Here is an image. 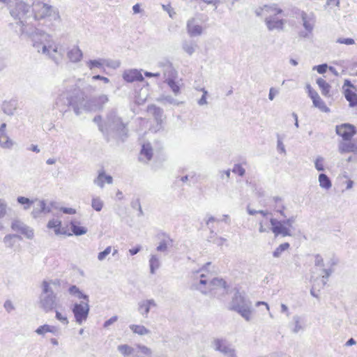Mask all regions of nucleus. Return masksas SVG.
Returning a JSON list of instances; mask_svg holds the SVG:
<instances>
[{"label":"nucleus","instance_id":"nucleus-5","mask_svg":"<svg viewBox=\"0 0 357 357\" xmlns=\"http://www.w3.org/2000/svg\"><path fill=\"white\" fill-rule=\"evenodd\" d=\"M8 7L10 15L16 20L13 24L15 31H20L21 26H29L27 19L31 16V7L29 4L21 0H9Z\"/></svg>","mask_w":357,"mask_h":357},{"label":"nucleus","instance_id":"nucleus-33","mask_svg":"<svg viewBox=\"0 0 357 357\" xmlns=\"http://www.w3.org/2000/svg\"><path fill=\"white\" fill-rule=\"evenodd\" d=\"M130 330L139 335H145L150 333V331L142 325L132 324L130 326Z\"/></svg>","mask_w":357,"mask_h":357},{"label":"nucleus","instance_id":"nucleus-39","mask_svg":"<svg viewBox=\"0 0 357 357\" xmlns=\"http://www.w3.org/2000/svg\"><path fill=\"white\" fill-rule=\"evenodd\" d=\"M166 82L175 95L180 93V86L174 79L169 77Z\"/></svg>","mask_w":357,"mask_h":357},{"label":"nucleus","instance_id":"nucleus-50","mask_svg":"<svg viewBox=\"0 0 357 357\" xmlns=\"http://www.w3.org/2000/svg\"><path fill=\"white\" fill-rule=\"evenodd\" d=\"M55 318L63 324L67 325L68 324L67 317L62 315V314L58 310H55Z\"/></svg>","mask_w":357,"mask_h":357},{"label":"nucleus","instance_id":"nucleus-13","mask_svg":"<svg viewBox=\"0 0 357 357\" xmlns=\"http://www.w3.org/2000/svg\"><path fill=\"white\" fill-rule=\"evenodd\" d=\"M356 87L348 79H345L343 85V93L351 107L357 106Z\"/></svg>","mask_w":357,"mask_h":357},{"label":"nucleus","instance_id":"nucleus-22","mask_svg":"<svg viewBox=\"0 0 357 357\" xmlns=\"http://www.w3.org/2000/svg\"><path fill=\"white\" fill-rule=\"evenodd\" d=\"M188 33L190 36H199L202 33V27L199 24H194V19L189 20L187 22Z\"/></svg>","mask_w":357,"mask_h":357},{"label":"nucleus","instance_id":"nucleus-2","mask_svg":"<svg viewBox=\"0 0 357 357\" xmlns=\"http://www.w3.org/2000/svg\"><path fill=\"white\" fill-rule=\"evenodd\" d=\"M59 89L60 92L55 100V106L60 112L66 113L70 107L75 114H80V109L85 106L84 94L79 89H75L73 92Z\"/></svg>","mask_w":357,"mask_h":357},{"label":"nucleus","instance_id":"nucleus-15","mask_svg":"<svg viewBox=\"0 0 357 357\" xmlns=\"http://www.w3.org/2000/svg\"><path fill=\"white\" fill-rule=\"evenodd\" d=\"M285 20L278 19L275 15H271L266 17L265 23L269 31H280L283 29Z\"/></svg>","mask_w":357,"mask_h":357},{"label":"nucleus","instance_id":"nucleus-51","mask_svg":"<svg viewBox=\"0 0 357 357\" xmlns=\"http://www.w3.org/2000/svg\"><path fill=\"white\" fill-rule=\"evenodd\" d=\"M7 204L3 200L0 199V218H3L6 213Z\"/></svg>","mask_w":357,"mask_h":357},{"label":"nucleus","instance_id":"nucleus-19","mask_svg":"<svg viewBox=\"0 0 357 357\" xmlns=\"http://www.w3.org/2000/svg\"><path fill=\"white\" fill-rule=\"evenodd\" d=\"M51 212V207L46 205L45 200L38 202V204L35 206L31 212V215L33 218H37L41 215V214H47Z\"/></svg>","mask_w":357,"mask_h":357},{"label":"nucleus","instance_id":"nucleus-49","mask_svg":"<svg viewBox=\"0 0 357 357\" xmlns=\"http://www.w3.org/2000/svg\"><path fill=\"white\" fill-rule=\"evenodd\" d=\"M112 247L107 246L103 251L100 252L98 255V259L100 261L104 260L106 257L111 252Z\"/></svg>","mask_w":357,"mask_h":357},{"label":"nucleus","instance_id":"nucleus-14","mask_svg":"<svg viewBox=\"0 0 357 357\" xmlns=\"http://www.w3.org/2000/svg\"><path fill=\"white\" fill-rule=\"evenodd\" d=\"M11 229L13 231L20 232L29 239H31L33 237V230L19 220H15L12 222Z\"/></svg>","mask_w":357,"mask_h":357},{"label":"nucleus","instance_id":"nucleus-10","mask_svg":"<svg viewBox=\"0 0 357 357\" xmlns=\"http://www.w3.org/2000/svg\"><path fill=\"white\" fill-rule=\"evenodd\" d=\"M31 11L35 20L43 19L46 17L52 16V13L55 14L52 6L41 1L33 3Z\"/></svg>","mask_w":357,"mask_h":357},{"label":"nucleus","instance_id":"nucleus-12","mask_svg":"<svg viewBox=\"0 0 357 357\" xmlns=\"http://www.w3.org/2000/svg\"><path fill=\"white\" fill-rule=\"evenodd\" d=\"M270 223L271 227L270 229L275 234V236L282 235V236H290L289 229L285 226V223L289 224L290 219H287L286 221L278 220L276 218H271L270 219Z\"/></svg>","mask_w":357,"mask_h":357},{"label":"nucleus","instance_id":"nucleus-17","mask_svg":"<svg viewBox=\"0 0 357 357\" xmlns=\"http://www.w3.org/2000/svg\"><path fill=\"white\" fill-rule=\"evenodd\" d=\"M157 304L153 299L144 300L138 303V312L144 317L147 318L152 307H156Z\"/></svg>","mask_w":357,"mask_h":357},{"label":"nucleus","instance_id":"nucleus-26","mask_svg":"<svg viewBox=\"0 0 357 357\" xmlns=\"http://www.w3.org/2000/svg\"><path fill=\"white\" fill-rule=\"evenodd\" d=\"M83 54L78 47H73L68 52V57L70 61L76 63L81 60Z\"/></svg>","mask_w":357,"mask_h":357},{"label":"nucleus","instance_id":"nucleus-59","mask_svg":"<svg viewBox=\"0 0 357 357\" xmlns=\"http://www.w3.org/2000/svg\"><path fill=\"white\" fill-rule=\"evenodd\" d=\"M3 307L8 312H10L15 308L12 302L9 300L5 301Z\"/></svg>","mask_w":357,"mask_h":357},{"label":"nucleus","instance_id":"nucleus-55","mask_svg":"<svg viewBox=\"0 0 357 357\" xmlns=\"http://www.w3.org/2000/svg\"><path fill=\"white\" fill-rule=\"evenodd\" d=\"M117 320H118V317L116 315H114L104 322L103 327L107 328L110 325H112L114 322H116Z\"/></svg>","mask_w":357,"mask_h":357},{"label":"nucleus","instance_id":"nucleus-8","mask_svg":"<svg viewBox=\"0 0 357 357\" xmlns=\"http://www.w3.org/2000/svg\"><path fill=\"white\" fill-rule=\"evenodd\" d=\"M89 302L80 301L79 303H75L71 307V310L74 314L75 321L81 325L85 321L89 316L90 311Z\"/></svg>","mask_w":357,"mask_h":357},{"label":"nucleus","instance_id":"nucleus-7","mask_svg":"<svg viewBox=\"0 0 357 357\" xmlns=\"http://www.w3.org/2000/svg\"><path fill=\"white\" fill-rule=\"evenodd\" d=\"M229 310L238 312L247 321L252 319V303L238 291L234 294L229 303Z\"/></svg>","mask_w":357,"mask_h":357},{"label":"nucleus","instance_id":"nucleus-25","mask_svg":"<svg viewBox=\"0 0 357 357\" xmlns=\"http://www.w3.org/2000/svg\"><path fill=\"white\" fill-rule=\"evenodd\" d=\"M70 226L71 231L75 236H82L87 232V229L84 227L79 226V222L77 220H71Z\"/></svg>","mask_w":357,"mask_h":357},{"label":"nucleus","instance_id":"nucleus-24","mask_svg":"<svg viewBox=\"0 0 357 357\" xmlns=\"http://www.w3.org/2000/svg\"><path fill=\"white\" fill-rule=\"evenodd\" d=\"M317 84H318L323 96L326 97L331 96V86L324 78L319 77L317 79Z\"/></svg>","mask_w":357,"mask_h":357},{"label":"nucleus","instance_id":"nucleus-42","mask_svg":"<svg viewBox=\"0 0 357 357\" xmlns=\"http://www.w3.org/2000/svg\"><path fill=\"white\" fill-rule=\"evenodd\" d=\"M17 202L24 206V208L25 210L29 209L32 204L33 203V200L29 199L27 197L20 196L17 198Z\"/></svg>","mask_w":357,"mask_h":357},{"label":"nucleus","instance_id":"nucleus-36","mask_svg":"<svg viewBox=\"0 0 357 357\" xmlns=\"http://www.w3.org/2000/svg\"><path fill=\"white\" fill-rule=\"evenodd\" d=\"M195 46L193 41L184 40L182 43L183 50L189 55H192L195 52Z\"/></svg>","mask_w":357,"mask_h":357},{"label":"nucleus","instance_id":"nucleus-27","mask_svg":"<svg viewBox=\"0 0 357 357\" xmlns=\"http://www.w3.org/2000/svg\"><path fill=\"white\" fill-rule=\"evenodd\" d=\"M36 333L38 335H43L46 333H51L54 335H57L59 333V328L56 326H51L49 324H44L40 326L36 330Z\"/></svg>","mask_w":357,"mask_h":357},{"label":"nucleus","instance_id":"nucleus-37","mask_svg":"<svg viewBox=\"0 0 357 357\" xmlns=\"http://www.w3.org/2000/svg\"><path fill=\"white\" fill-rule=\"evenodd\" d=\"M117 349L126 357L130 356L134 351L133 348L128 344H120L118 346Z\"/></svg>","mask_w":357,"mask_h":357},{"label":"nucleus","instance_id":"nucleus-43","mask_svg":"<svg viewBox=\"0 0 357 357\" xmlns=\"http://www.w3.org/2000/svg\"><path fill=\"white\" fill-rule=\"evenodd\" d=\"M109 101V98L106 95H101L94 99L95 105L99 109H102L103 105Z\"/></svg>","mask_w":357,"mask_h":357},{"label":"nucleus","instance_id":"nucleus-23","mask_svg":"<svg viewBox=\"0 0 357 357\" xmlns=\"http://www.w3.org/2000/svg\"><path fill=\"white\" fill-rule=\"evenodd\" d=\"M17 107V101L16 100H10L4 101L2 104V110L8 115H13Z\"/></svg>","mask_w":357,"mask_h":357},{"label":"nucleus","instance_id":"nucleus-34","mask_svg":"<svg viewBox=\"0 0 357 357\" xmlns=\"http://www.w3.org/2000/svg\"><path fill=\"white\" fill-rule=\"evenodd\" d=\"M160 263L158 257L153 255L149 259L150 272L151 274H154L155 271L160 267Z\"/></svg>","mask_w":357,"mask_h":357},{"label":"nucleus","instance_id":"nucleus-53","mask_svg":"<svg viewBox=\"0 0 357 357\" xmlns=\"http://www.w3.org/2000/svg\"><path fill=\"white\" fill-rule=\"evenodd\" d=\"M337 43L340 44H344L347 45H351L355 44V40L352 38H338Z\"/></svg>","mask_w":357,"mask_h":357},{"label":"nucleus","instance_id":"nucleus-44","mask_svg":"<svg viewBox=\"0 0 357 357\" xmlns=\"http://www.w3.org/2000/svg\"><path fill=\"white\" fill-rule=\"evenodd\" d=\"M103 202L100 197H93L91 201V206L96 211H100L103 207Z\"/></svg>","mask_w":357,"mask_h":357},{"label":"nucleus","instance_id":"nucleus-4","mask_svg":"<svg viewBox=\"0 0 357 357\" xmlns=\"http://www.w3.org/2000/svg\"><path fill=\"white\" fill-rule=\"evenodd\" d=\"M16 33L20 36L26 35L30 37L33 42V46L38 52L42 50L43 54H46L49 52V48L52 47L50 36L39 29L30 25L25 27L21 26L20 31L16 30Z\"/></svg>","mask_w":357,"mask_h":357},{"label":"nucleus","instance_id":"nucleus-41","mask_svg":"<svg viewBox=\"0 0 357 357\" xmlns=\"http://www.w3.org/2000/svg\"><path fill=\"white\" fill-rule=\"evenodd\" d=\"M15 238L18 239L22 238L21 236L18 234H7L3 238V242L8 248H13L14 246V242L13 241V239Z\"/></svg>","mask_w":357,"mask_h":357},{"label":"nucleus","instance_id":"nucleus-46","mask_svg":"<svg viewBox=\"0 0 357 357\" xmlns=\"http://www.w3.org/2000/svg\"><path fill=\"white\" fill-rule=\"evenodd\" d=\"M264 10L266 12L269 13H273V15H275L282 13V10L281 8H277L275 4H273V5H270V6L264 5Z\"/></svg>","mask_w":357,"mask_h":357},{"label":"nucleus","instance_id":"nucleus-6","mask_svg":"<svg viewBox=\"0 0 357 357\" xmlns=\"http://www.w3.org/2000/svg\"><path fill=\"white\" fill-rule=\"evenodd\" d=\"M336 134L342 138V141L339 144V151L341 153H355L357 151V144L351 141L352 137L356 134V127L350 123H342L336 126Z\"/></svg>","mask_w":357,"mask_h":357},{"label":"nucleus","instance_id":"nucleus-63","mask_svg":"<svg viewBox=\"0 0 357 357\" xmlns=\"http://www.w3.org/2000/svg\"><path fill=\"white\" fill-rule=\"evenodd\" d=\"M227 240L226 238L223 237H215L214 240L213 241V243L216 244L218 246H222L223 243L225 242Z\"/></svg>","mask_w":357,"mask_h":357},{"label":"nucleus","instance_id":"nucleus-31","mask_svg":"<svg viewBox=\"0 0 357 357\" xmlns=\"http://www.w3.org/2000/svg\"><path fill=\"white\" fill-rule=\"evenodd\" d=\"M162 236H165V238H163L156 248V250L160 252L167 251L168 245H172L173 242L172 239H171L169 236L166 235V234L163 233Z\"/></svg>","mask_w":357,"mask_h":357},{"label":"nucleus","instance_id":"nucleus-48","mask_svg":"<svg viewBox=\"0 0 357 357\" xmlns=\"http://www.w3.org/2000/svg\"><path fill=\"white\" fill-rule=\"evenodd\" d=\"M160 100L161 101H164L165 102H168L169 104H172L174 105H178L180 104L178 101H177L171 96H162Z\"/></svg>","mask_w":357,"mask_h":357},{"label":"nucleus","instance_id":"nucleus-40","mask_svg":"<svg viewBox=\"0 0 357 357\" xmlns=\"http://www.w3.org/2000/svg\"><path fill=\"white\" fill-rule=\"evenodd\" d=\"M301 17L306 30L311 31L313 27V20L305 13H302Z\"/></svg>","mask_w":357,"mask_h":357},{"label":"nucleus","instance_id":"nucleus-56","mask_svg":"<svg viewBox=\"0 0 357 357\" xmlns=\"http://www.w3.org/2000/svg\"><path fill=\"white\" fill-rule=\"evenodd\" d=\"M277 149H278V151L279 152H280V153H286V151H285V149H284V146L281 139L280 138L279 135H278Z\"/></svg>","mask_w":357,"mask_h":357},{"label":"nucleus","instance_id":"nucleus-54","mask_svg":"<svg viewBox=\"0 0 357 357\" xmlns=\"http://www.w3.org/2000/svg\"><path fill=\"white\" fill-rule=\"evenodd\" d=\"M54 233L56 235L59 234H64L68 236H71L72 234L70 233H67V231L65 228L61 227V225H59V226H57L56 228H54Z\"/></svg>","mask_w":357,"mask_h":357},{"label":"nucleus","instance_id":"nucleus-35","mask_svg":"<svg viewBox=\"0 0 357 357\" xmlns=\"http://www.w3.org/2000/svg\"><path fill=\"white\" fill-rule=\"evenodd\" d=\"M0 145L3 148H10L13 145L12 141L6 135L5 132L0 130Z\"/></svg>","mask_w":357,"mask_h":357},{"label":"nucleus","instance_id":"nucleus-20","mask_svg":"<svg viewBox=\"0 0 357 357\" xmlns=\"http://www.w3.org/2000/svg\"><path fill=\"white\" fill-rule=\"evenodd\" d=\"M68 293L70 295L75 296L79 299H82V301L89 302V297L87 294H84L78 287L72 284L69 287Z\"/></svg>","mask_w":357,"mask_h":357},{"label":"nucleus","instance_id":"nucleus-62","mask_svg":"<svg viewBox=\"0 0 357 357\" xmlns=\"http://www.w3.org/2000/svg\"><path fill=\"white\" fill-rule=\"evenodd\" d=\"M315 167L317 170L321 171L324 169L323 159L318 158L315 161Z\"/></svg>","mask_w":357,"mask_h":357},{"label":"nucleus","instance_id":"nucleus-11","mask_svg":"<svg viewBox=\"0 0 357 357\" xmlns=\"http://www.w3.org/2000/svg\"><path fill=\"white\" fill-rule=\"evenodd\" d=\"M211 346L216 351H219L227 357H232L235 349L225 338H215L211 342Z\"/></svg>","mask_w":357,"mask_h":357},{"label":"nucleus","instance_id":"nucleus-32","mask_svg":"<svg viewBox=\"0 0 357 357\" xmlns=\"http://www.w3.org/2000/svg\"><path fill=\"white\" fill-rule=\"evenodd\" d=\"M105 60L102 59L89 60L86 62V66L89 67L90 70H93L94 68H104V64L105 63Z\"/></svg>","mask_w":357,"mask_h":357},{"label":"nucleus","instance_id":"nucleus-28","mask_svg":"<svg viewBox=\"0 0 357 357\" xmlns=\"http://www.w3.org/2000/svg\"><path fill=\"white\" fill-rule=\"evenodd\" d=\"M204 278L205 275L201 274L199 282L193 284L192 288L199 291L202 294L204 295H206L209 293L208 290L207 291L205 288H203L202 287L206 286V284L208 285V284L207 280L204 279Z\"/></svg>","mask_w":357,"mask_h":357},{"label":"nucleus","instance_id":"nucleus-60","mask_svg":"<svg viewBox=\"0 0 357 357\" xmlns=\"http://www.w3.org/2000/svg\"><path fill=\"white\" fill-rule=\"evenodd\" d=\"M92 79L93 80H101L104 83H106V84L109 82V79L107 77L102 76V75H93L92 77Z\"/></svg>","mask_w":357,"mask_h":357},{"label":"nucleus","instance_id":"nucleus-58","mask_svg":"<svg viewBox=\"0 0 357 357\" xmlns=\"http://www.w3.org/2000/svg\"><path fill=\"white\" fill-rule=\"evenodd\" d=\"M59 225H61V221L51 220L47 223V227L50 228V229H54L57 226H59Z\"/></svg>","mask_w":357,"mask_h":357},{"label":"nucleus","instance_id":"nucleus-3","mask_svg":"<svg viewBox=\"0 0 357 357\" xmlns=\"http://www.w3.org/2000/svg\"><path fill=\"white\" fill-rule=\"evenodd\" d=\"M61 280L60 279L44 280L40 285L41 293L39 296V307L47 313L54 310L57 307V294L53 290V287H60Z\"/></svg>","mask_w":357,"mask_h":357},{"label":"nucleus","instance_id":"nucleus-18","mask_svg":"<svg viewBox=\"0 0 357 357\" xmlns=\"http://www.w3.org/2000/svg\"><path fill=\"white\" fill-rule=\"evenodd\" d=\"M308 88V93L309 96H310L311 99L312 100L313 104L315 107L319 108L321 110L326 112L328 111V107H326L324 102L322 100V99L320 98L318 93L312 89L310 86Z\"/></svg>","mask_w":357,"mask_h":357},{"label":"nucleus","instance_id":"nucleus-29","mask_svg":"<svg viewBox=\"0 0 357 357\" xmlns=\"http://www.w3.org/2000/svg\"><path fill=\"white\" fill-rule=\"evenodd\" d=\"M144 156L148 161L151 160L153 157V150L150 144H144L142 145L140 151V156L139 160H142V156Z\"/></svg>","mask_w":357,"mask_h":357},{"label":"nucleus","instance_id":"nucleus-16","mask_svg":"<svg viewBox=\"0 0 357 357\" xmlns=\"http://www.w3.org/2000/svg\"><path fill=\"white\" fill-rule=\"evenodd\" d=\"M123 78L127 82H142L144 78L140 70L131 69L125 70L123 73Z\"/></svg>","mask_w":357,"mask_h":357},{"label":"nucleus","instance_id":"nucleus-52","mask_svg":"<svg viewBox=\"0 0 357 357\" xmlns=\"http://www.w3.org/2000/svg\"><path fill=\"white\" fill-rule=\"evenodd\" d=\"M138 349L139 351L146 356H151L152 354L151 349L144 345L138 344Z\"/></svg>","mask_w":357,"mask_h":357},{"label":"nucleus","instance_id":"nucleus-1","mask_svg":"<svg viewBox=\"0 0 357 357\" xmlns=\"http://www.w3.org/2000/svg\"><path fill=\"white\" fill-rule=\"evenodd\" d=\"M100 131L107 142L119 144L127 139L129 130L128 124L118 115L116 109H112L106 115L105 125H100Z\"/></svg>","mask_w":357,"mask_h":357},{"label":"nucleus","instance_id":"nucleus-30","mask_svg":"<svg viewBox=\"0 0 357 357\" xmlns=\"http://www.w3.org/2000/svg\"><path fill=\"white\" fill-rule=\"evenodd\" d=\"M108 184L112 183L113 178L110 175H107L105 174L104 172H101L99 173L98 176L97 178L94 180V183L100 186V188H102L104 186V181Z\"/></svg>","mask_w":357,"mask_h":357},{"label":"nucleus","instance_id":"nucleus-38","mask_svg":"<svg viewBox=\"0 0 357 357\" xmlns=\"http://www.w3.org/2000/svg\"><path fill=\"white\" fill-rule=\"evenodd\" d=\"M319 181L321 187L329 189L331 187V182L329 178L324 174H321L319 176Z\"/></svg>","mask_w":357,"mask_h":357},{"label":"nucleus","instance_id":"nucleus-45","mask_svg":"<svg viewBox=\"0 0 357 357\" xmlns=\"http://www.w3.org/2000/svg\"><path fill=\"white\" fill-rule=\"evenodd\" d=\"M290 245L289 243H284L280 244L273 252V255L274 257H279L282 252L287 250L289 248Z\"/></svg>","mask_w":357,"mask_h":357},{"label":"nucleus","instance_id":"nucleus-64","mask_svg":"<svg viewBox=\"0 0 357 357\" xmlns=\"http://www.w3.org/2000/svg\"><path fill=\"white\" fill-rule=\"evenodd\" d=\"M130 205H131V207L133 208V209H138V208H140V206H141V204H140V200L139 198L136 199H133L132 200L131 203H130Z\"/></svg>","mask_w":357,"mask_h":357},{"label":"nucleus","instance_id":"nucleus-21","mask_svg":"<svg viewBox=\"0 0 357 357\" xmlns=\"http://www.w3.org/2000/svg\"><path fill=\"white\" fill-rule=\"evenodd\" d=\"M147 111L152 114L158 124H161L162 122L163 109L155 105H149Z\"/></svg>","mask_w":357,"mask_h":357},{"label":"nucleus","instance_id":"nucleus-57","mask_svg":"<svg viewBox=\"0 0 357 357\" xmlns=\"http://www.w3.org/2000/svg\"><path fill=\"white\" fill-rule=\"evenodd\" d=\"M327 68H328L327 64L319 65L314 68V69H316L317 71L320 74L325 73L327 70Z\"/></svg>","mask_w":357,"mask_h":357},{"label":"nucleus","instance_id":"nucleus-61","mask_svg":"<svg viewBox=\"0 0 357 357\" xmlns=\"http://www.w3.org/2000/svg\"><path fill=\"white\" fill-rule=\"evenodd\" d=\"M60 211L65 214H75L76 213V210L73 208L68 207H61Z\"/></svg>","mask_w":357,"mask_h":357},{"label":"nucleus","instance_id":"nucleus-9","mask_svg":"<svg viewBox=\"0 0 357 357\" xmlns=\"http://www.w3.org/2000/svg\"><path fill=\"white\" fill-rule=\"evenodd\" d=\"M229 286L222 278H214L208 283V292L211 295L219 298L227 294Z\"/></svg>","mask_w":357,"mask_h":357},{"label":"nucleus","instance_id":"nucleus-47","mask_svg":"<svg viewBox=\"0 0 357 357\" xmlns=\"http://www.w3.org/2000/svg\"><path fill=\"white\" fill-rule=\"evenodd\" d=\"M232 172L238 174L239 176H243L245 173V169L242 167L241 164H235L234 165Z\"/></svg>","mask_w":357,"mask_h":357}]
</instances>
